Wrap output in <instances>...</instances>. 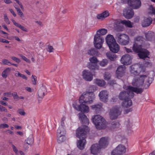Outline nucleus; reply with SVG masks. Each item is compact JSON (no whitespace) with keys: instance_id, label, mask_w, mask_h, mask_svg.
Returning <instances> with one entry per match:
<instances>
[{"instance_id":"6","label":"nucleus","mask_w":155,"mask_h":155,"mask_svg":"<svg viewBox=\"0 0 155 155\" xmlns=\"http://www.w3.org/2000/svg\"><path fill=\"white\" fill-rule=\"evenodd\" d=\"M144 40V38L142 36H137L135 37L134 38L132 49L137 50V49H138V48H140V47L143 46Z\"/></svg>"},{"instance_id":"26","label":"nucleus","mask_w":155,"mask_h":155,"mask_svg":"<svg viewBox=\"0 0 155 155\" xmlns=\"http://www.w3.org/2000/svg\"><path fill=\"white\" fill-rule=\"evenodd\" d=\"M79 118L83 124H88L89 123V120L86 115L84 114L80 113L79 114Z\"/></svg>"},{"instance_id":"10","label":"nucleus","mask_w":155,"mask_h":155,"mask_svg":"<svg viewBox=\"0 0 155 155\" xmlns=\"http://www.w3.org/2000/svg\"><path fill=\"white\" fill-rule=\"evenodd\" d=\"M104 40V39L102 37L96 34L94 38V44L95 47L98 49L101 48Z\"/></svg>"},{"instance_id":"44","label":"nucleus","mask_w":155,"mask_h":155,"mask_svg":"<svg viewBox=\"0 0 155 155\" xmlns=\"http://www.w3.org/2000/svg\"><path fill=\"white\" fill-rule=\"evenodd\" d=\"M148 13L150 14H154L155 15V9L151 5L148 9Z\"/></svg>"},{"instance_id":"7","label":"nucleus","mask_w":155,"mask_h":155,"mask_svg":"<svg viewBox=\"0 0 155 155\" xmlns=\"http://www.w3.org/2000/svg\"><path fill=\"white\" fill-rule=\"evenodd\" d=\"M96 68H92L90 71L84 70L82 72V76L83 79L86 81H91L93 79V76L95 74L94 71ZM98 69V68H97Z\"/></svg>"},{"instance_id":"34","label":"nucleus","mask_w":155,"mask_h":155,"mask_svg":"<svg viewBox=\"0 0 155 155\" xmlns=\"http://www.w3.org/2000/svg\"><path fill=\"white\" fill-rule=\"evenodd\" d=\"M114 53L110 52L106 53V55L108 58L111 61H114L117 58L116 55Z\"/></svg>"},{"instance_id":"57","label":"nucleus","mask_w":155,"mask_h":155,"mask_svg":"<svg viewBox=\"0 0 155 155\" xmlns=\"http://www.w3.org/2000/svg\"><path fill=\"white\" fill-rule=\"evenodd\" d=\"M11 58L12 60L16 62L17 63H19L21 61L20 60V59L17 58L16 57L13 56L11 57Z\"/></svg>"},{"instance_id":"55","label":"nucleus","mask_w":155,"mask_h":155,"mask_svg":"<svg viewBox=\"0 0 155 155\" xmlns=\"http://www.w3.org/2000/svg\"><path fill=\"white\" fill-rule=\"evenodd\" d=\"M19 56L23 60L26 61L27 62L29 63L30 62V60L28 59L23 55L22 54H20Z\"/></svg>"},{"instance_id":"41","label":"nucleus","mask_w":155,"mask_h":155,"mask_svg":"<svg viewBox=\"0 0 155 155\" xmlns=\"http://www.w3.org/2000/svg\"><path fill=\"white\" fill-rule=\"evenodd\" d=\"M107 32V29L102 28L99 30L97 32L96 34L99 35L101 36L103 35H105Z\"/></svg>"},{"instance_id":"50","label":"nucleus","mask_w":155,"mask_h":155,"mask_svg":"<svg viewBox=\"0 0 155 155\" xmlns=\"http://www.w3.org/2000/svg\"><path fill=\"white\" fill-rule=\"evenodd\" d=\"M17 112L21 115L25 116V113L22 109H18L17 110Z\"/></svg>"},{"instance_id":"45","label":"nucleus","mask_w":155,"mask_h":155,"mask_svg":"<svg viewBox=\"0 0 155 155\" xmlns=\"http://www.w3.org/2000/svg\"><path fill=\"white\" fill-rule=\"evenodd\" d=\"M104 77L105 80H108L110 79L111 75L110 73L106 72L105 73Z\"/></svg>"},{"instance_id":"35","label":"nucleus","mask_w":155,"mask_h":155,"mask_svg":"<svg viewBox=\"0 0 155 155\" xmlns=\"http://www.w3.org/2000/svg\"><path fill=\"white\" fill-rule=\"evenodd\" d=\"M97 54L98 51L95 48H91L87 51V54L91 56L97 55Z\"/></svg>"},{"instance_id":"32","label":"nucleus","mask_w":155,"mask_h":155,"mask_svg":"<svg viewBox=\"0 0 155 155\" xmlns=\"http://www.w3.org/2000/svg\"><path fill=\"white\" fill-rule=\"evenodd\" d=\"M125 68H117L116 71V74L117 78H119L122 77L125 72Z\"/></svg>"},{"instance_id":"51","label":"nucleus","mask_w":155,"mask_h":155,"mask_svg":"<svg viewBox=\"0 0 155 155\" xmlns=\"http://www.w3.org/2000/svg\"><path fill=\"white\" fill-rule=\"evenodd\" d=\"M153 80V79L152 78H149L148 80V84H147V86L146 87V85H145V88L146 89L148 88L150 85V84L152 82V81Z\"/></svg>"},{"instance_id":"62","label":"nucleus","mask_w":155,"mask_h":155,"mask_svg":"<svg viewBox=\"0 0 155 155\" xmlns=\"http://www.w3.org/2000/svg\"><path fill=\"white\" fill-rule=\"evenodd\" d=\"M3 95L8 97H10L12 95V94L10 92H5L3 93Z\"/></svg>"},{"instance_id":"59","label":"nucleus","mask_w":155,"mask_h":155,"mask_svg":"<svg viewBox=\"0 0 155 155\" xmlns=\"http://www.w3.org/2000/svg\"><path fill=\"white\" fill-rule=\"evenodd\" d=\"M125 124L128 128H130L132 126V124L129 120L125 122Z\"/></svg>"},{"instance_id":"14","label":"nucleus","mask_w":155,"mask_h":155,"mask_svg":"<svg viewBox=\"0 0 155 155\" xmlns=\"http://www.w3.org/2000/svg\"><path fill=\"white\" fill-rule=\"evenodd\" d=\"M47 92V88L45 86L42 85L39 89L38 92V101L41 100L44 97L45 93Z\"/></svg>"},{"instance_id":"13","label":"nucleus","mask_w":155,"mask_h":155,"mask_svg":"<svg viewBox=\"0 0 155 155\" xmlns=\"http://www.w3.org/2000/svg\"><path fill=\"white\" fill-rule=\"evenodd\" d=\"M128 3L131 7L135 9L139 8L141 5L140 0H129Z\"/></svg>"},{"instance_id":"31","label":"nucleus","mask_w":155,"mask_h":155,"mask_svg":"<svg viewBox=\"0 0 155 155\" xmlns=\"http://www.w3.org/2000/svg\"><path fill=\"white\" fill-rule=\"evenodd\" d=\"M131 98L124 100L122 103V106L124 107H128L132 105V102Z\"/></svg>"},{"instance_id":"53","label":"nucleus","mask_w":155,"mask_h":155,"mask_svg":"<svg viewBox=\"0 0 155 155\" xmlns=\"http://www.w3.org/2000/svg\"><path fill=\"white\" fill-rule=\"evenodd\" d=\"M4 21L8 24H10V22L8 19V18L6 14H4Z\"/></svg>"},{"instance_id":"30","label":"nucleus","mask_w":155,"mask_h":155,"mask_svg":"<svg viewBox=\"0 0 155 155\" xmlns=\"http://www.w3.org/2000/svg\"><path fill=\"white\" fill-rule=\"evenodd\" d=\"M109 15V14L108 12L106 11L102 13L97 15V18L99 19L103 20L108 16Z\"/></svg>"},{"instance_id":"20","label":"nucleus","mask_w":155,"mask_h":155,"mask_svg":"<svg viewBox=\"0 0 155 155\" xmlns=\"http://www.w3.org/2000/svg\"><path fill=\"white\" fill-rule=\"evenodd\" d=\"M123 24L121 23V21L115 20L114 23V29L117 31H123L124 29Z\"/></svg>"},{"instance_id":"17","label":"nucleus","mask_w":155,"mask_h":155,"mask_svg":"<svg viewBox=\"0 0 155 155\" xmlns=\"http://www.w3.org/2000/svg\"><path fill=\"white\" fill-rule=\"evenodd\" d=\"M152 22V19L151 17H145L141 21V25L143 27H147L150 25Z\"/></svg>"},{"instance_id":"1","label":"nucleus","mask_w":155,"mask_h":155,"mask_svg":"<svg viewBox=\"0 0 155 155\" xmlns=\"http://www.w3.org/2000/svg\"><path fill=\"white\" fill-rule=\"evenodd\" d=\"M124 89L126 91H124L120 92L119 95V98L120 100H125L129 98H132L134 96V92L138 94H141L143 91V89L141 88H137L132 86H123Z\"/></svg>"},{"instance_id":"4","label":"nucleus","mask_w":155,"mask_h":155,"mask_svg":"<svg viewBox=\"0 0 155 155\" xmlns=\"http://www.w3.org/2000/svg\"><path fill=\"white\" fill-rule=\"evenodd\" d=\"M89 130L88 126L86 125L81 126L76 130V136L80 139H85L86 137V134Z\"/></svg>"},{"instance_id":"61","label":"nucleus","mask_w":155,"mask_h":155,"mask_svg":"<svg viewBox=\"0 0 155 155\" xmlns=\"http://www.w3.org/2000/svg\"><path fill=\"white\" fill-rule=\"evenodd\" d=\"M12 148L13 149V150L14 151L16 154H17L18 150V149H17V148H16V147L13 144L12 145Z\"/></svg>"},{"instance_id":"28","label":"nucleus","mask_w":155,"mask_h":155,"mask_svg":"<svg viewBox=\"0 0 155 155\" xmlns=\"http://www.w3.org/2000/svg\"><path fill=\"white\" fill-rule=\"evenodd\" d=\"M78 141L77 145V147L81 150H83L84 148V146L86 143V140L85 139H80Z\"/></svg>"},{"instance_id":"60","label":"nucleus","mask_w":155,"mask_h":155,"mask_svg":"<svg viewBox=\"0 0 155 155\" xmlns=\"http://www.w3.org/2000/svg\"><path fill=\"white\" fill-rule=\"evenodd\" d=\"M2 63L4 64H11V63L7 59H4L2 60Z\"/></svg>"},{"instance_id":"9","label":"nucleus","mask_w":155,"mask_h":155,"mask_svg":"<svg viewBox=\"0 0 155 155\" xmlns=\"http://www.w3.org/2000/svg\"><path fill=\"white\" fill-rule=\"evenodd\" d=\"M121 112V109L120 107L117 106L113 107L110 113V117L111 120L116 119L118 116L120 115Z\"/></svg>"},{"instance_id":"63","label":"nucleus","mask_w":155,"mask_h":155,"mask_svg":"<svg viewBox=\"0 0 155 155\" xmlns=\"http://www.w3.org/2000/svg\"><path fill=\"white\" fill-rule=\"evenodd\" d=\"M0 41L1 42L6 43H9V41L5 39H3L1 38H0Z\"/></svg>"},{"instance_id":"11","label":"nucleus","mask_w":155,"mask_h":155,"mask_svg":"<svg viewBox=\"0 0 155 155\" xmlns=\"http://www.w3.org/2000/svg\"><path fill=\"white\" fill-rule=\"evenodd\" d=\"M126 151L125 147L122 144L119 145L111 153V155H122Z\"/></svg>"},{"instance_id":"5","label":"nucleus","mask_w":155,"mask_h":155,"mask_svg":"<svg viewBox=\"0 0 155 155\" xmlns=\"http://www.w3.org/2000/svg\"><path fill=\"white\" fill-rule=\"evenodd\" d=\"M116 38L117 41L120 44L125 45L129 43V36L124 34L118 33L116 34Z\"/></svg>"},{"instance_id":"2","label":"nucleus","mask_w":155,"mask_h":155,"mask_svg":"<svg viewBox=\"0 0 155 155\" xmlns=\"http://www.w3.org/2000/svg\"><path fill=\"white\" fill-rule=\"evenodd\" d=\"M92 120L96 128L99 130L104 128L106 126V121L104 118L99 115H94Z\"/></svg>"},{"instance_id":"39","label":"nucleus","mask_w":155,"mask_h":155,"mask_svg":"<svg viewBox=\"0 0 155 155\" xmlns=\"http://www.w3.org/2000/svg\"><path fill=\"white\" fill-rule=\"evenodd\" d=\"M121 22L122 24L129 28H132L133 27L132 23L129 20H124L121 21Z\"/></svg>"},{"instance_id":"64","label":"nucleus","mask_w":155,"mask_h":155,"mask_svg":"<svg viewBox=\"0 0 155 155\" xmlns=\"http://www.w3.org/2000/svg\"><path fill=\"white\" fill-rule=\"evenodd\" d=\"M132 110V109L131 108L126 109L124 110V113L125 114H127L128 112L131 111Z\"/></svg>"},{"instance_id":"12","label":"nucleus","mask_w":155,"mask_h":155,"mask_svg":"<svg viewBox=\"0 0 155 155\" xmlns=\"http://www.w3.org/2000/svg\"><path fill=\"white\" fill-rule=\"evenodd\" d=\"M123 15L126 18L130 19L133 17L134 13L133 9L130 7H128L124 10Z\"/></svg>"},{"instance_id":"18","label":"nucleus","mask_w":155,"mask_h":155,"mask_svg":"<svg viewBox=\"0 0 155 155\" xmlns=\"http://www.w3.org/2000/svg\"><path fill=\"white\" fill-rule=\"evenodd\" d=\"M99 96L101 101L104 102L107 101L108 98V93L107 91L105 90L101 91L100 92Z\"/></svg>"},{"instance_id":"46","label":"nucleus","mask_w":155,"mask_h":155,"mask_svg":"<svg viewBox=\"0 0 155 155\" xmlns=\"http://www.w3.org/2000/svg\"><path fill=\"white\" fill-rule=\"evenodd\" d=\"M9 68H6L2 73V76L4 78H6L7 77V75L10 70Z\"/></svg>"},{"instance_id":"8","label":"nucleus","mask_w":155,"mask_h":155,"mask_svg":"<svg viewBox=\"0 0 155 155\" xmlns=\"http://www.w3.org/2000/svg\"><path fill=\"white\" fill-rule=\"evenodd\" d=\"M144 46L140 47V48L137 50L135 49L133 50L134 52L138 53V55L140 58L144 59L148 57L150 54V52L148 50L146 49L143 48Z\"/></svg>"},{"instance_id":"54","label":"nucleus","mask_w":155,"mask_h":155,"mask_svg":"<svg viewBox=\"0 0 155 155\" xmlns=\"http://www.w3.org/2000/svg\"><path fill=\"white\" fill-rule=\"evenodd\" d=\"M12 95L13 96V98L14 100L16 101L18 100V99L19 96H18V95L17 92H14V93H12Z\"/></svg>"},{"instance_id":"22","label":"nucleus","mask_w":155,"mask_h":155,"mask_svg":"<svg viewBox=\"0 0 155 155\" xmlns=\"http://www.w3.org/2000/svg\"><path fill=\"white\" fill-rule=\"evenodd\" d=\"M108 144V140L107 137H102L99 141V145L101 148H105Z\"/></svg>"},{"instance_id":"33","label":"nucleus","mask_w":155,"mask_h":155,"mask_svg":"<svg viewBox=\"0 0 155 155\" xmlns=\"http://www.w3.org/2000/svg\"><path fill=\"white\" fill-rule=\"evenodd\" d=\"M141 69L143 72H144L145 71V68H131L130 70L131 73L135 75H137L139 74L140 71V69Z\"/></svg>"},{"instance_id":"56","label":"nucleus","mask_w":155,"mask_h":155,"mask_svg":"<svg viewBox=\"0 0 155 155\" xmlns=\"http://www.w3.org/2000/svg\"><path fill=\"white\" fill-rule=\"evenodd\" d=\"M17 27H18V28H20V29H21L22 30H23L25 32H28L27 29L26 28H25V27L22 26L20 24H19V25H18Z\"/></svg>"},{"instance_id":"19","label":"nucleus","mask_w":155,"mask_h":155,"mask_svg":"<svg viewBox=\"0 0 155 155\" xmlns=\"http://www.w3.org/2000/svg\"><path fill=\"white\" fill-rule=\"evenodd\" d=\"M90 62L88 63L87 66L88 68H91L92 67H95L97 63L98 62V61L97 58L94 57L90 58L89 59Z\"/></svg>"},{"instance_id":"16","label":"nucleus","mask_w":155,"mask_h":155,"mask_svg":"<svg viewBox=\"0 0 155 155\" xmlns=\"http://www.w3.org/2000/svg\"><path fill=\"white\" fill-rule=\"evenodd\" d=\"M120 61L122 64L124 65H128L131 63V57L129 54L123 55L121 58Z\"/></svg>"},{"instance_id":"15","label":"nucleus","mask_w":155,"mask_h":155,"mask_svg":"<svg viewBox=\"0 0 155 155\" xmlns=\"http://www.w3.org/2000/svg\"><path fill=\"white\" fill-rule=\"evenodd\" d=\"M147 77L146 75L140 76L138 79L135 81L134 83L133 82V84L138 87L142 86L143 84L144 78H146Z\"/></svg>"},{"instance_id":"40","label":"nucleus","mask_w":155,"mask_h":155,"mask_svg":"<svg viewBox=\"0 0 155 155\" xmlns=\"http://www.w3.org/2000/svg\"><path fill=\"white\" fill-rule=\"evenodd\" d=\"M65 139L64 135L58 134L57 141L59 143H61L64 142Z\"/></svg>"},{"instance_id":"58","label":"nucleus","mask_w":155,"mask_h":155,"mask_svg":"<svg viewBox=\"0 0 155 155\" xmlns=\"http://www.w3.org/2000/svg\"><path fill=\"white\" fill-rule=\"evenodd\" d=\"M8 125L6 124H2L0 125V129L8 128Z\"/></svg>"},{"instance_id":"52","label":"nucleus","mask_w":155,"mask_h":155,"mask_svg":"<svg viewBox=\"0 0 155 155\" xmlns=\"http://www.w3.org/2000/svg\"><path fill=\"white\" fill-rule=\"evenodd\" d=\"M32 82L34 85H35L37 81V77L35 76L32 75Z\"/></svg>"},{"instance_id":"48","label":"nucleus","mask_w":155,"mask_h":155,"mask_svg":"<svg viewBox=\"0 0 155 155\" xmlns=\"http://www.w3.org/2000/svg\"><path fill=\"white\" fill-rule=\"evenodd\" d=\"M46 50L47 51L49 52H53L54 49L53 47L52 46L48 45L46 48Z\"/></svg>"},{"instance_id":"49","label":"nucleus","mask_w":155,"mask_h":155,"mask_svg":"<svg viewBox=\"0 0 155 155\" xmlns=\"http://www.w3.org/2000/svg\"><path fill=\"white\" fill-rule=\"evenodd\" d=\"M73 107L76 110L79 111L80 107V105H79L77 104V102L76 101L74 102L72 104Z\"/></svg>"},{"instance_id":"29","label":"nucleus","mask_w":155,"mask_h":155,"mask_svg":"<svg viewBox=\"0 0 155 155\" xmlns=\"http://www.w3.org/2000/svg\"><path fill=\"white\" fill-rule=\"evenodd\" d=\"M79 111L83 112L85 113H87L89 111V108L88 106L83 103H80Z\"/></svg>"},{"instance_id":"23","label":"nucleus","mask_w":155,"mask_h":155,"mask_svg":"<svg viewBox=\"0 0 155 155\" xmlns=\"http://www.w3.org/2000/svg\"><path fill=\"white\" fill-rule=\"evenodd\" d=\"M106 41L109 47L116 42L113 36L111 35H108L107 36L106 38Z\"/></svg>"},{"instance_id":"21","label":"nucleus","mask_w":155,"mask_h":155,"mask_svg":"<svg viewBox=\"0 0 155 155\" xmlns=\"http://www.w3.org/2000/svg\"><path fill=\"white\" fill-rule=\"evenodd\" d=\"M145 36L147 41H153L155 40V34L152 31H149L145 33Z\"/></svg>"},{"instance_id":"43","label":"nucleus","mask_w":155,"mask_h":155,"mask_svg":"<svg viewBox=\"0 0 155 155\" xmlns=\"http://www.w3.org/2000/svg\"><path fill=\"white\" fill-rule=\"evenodd\" d=\"M120 126V124L117 122H114L112 124L111 128L112 129L115 130L119 127Z\"/></svg>"},{"instance_id":"27","label":"nucleus","mask_w":155,"mask_h":155,"mask_svg":"<svg viewBox=\"0 0 155 155\" xmlns=\"http://www.w3.org/2000/svg\"><path fill=\"white\" fill-rule=\"evenodd\" d=\"M109 48L111 52L114 53H117L120 50V47L116 42L111 45Z\"/></svg>"},{"instance_id":"47","label":"nucleus","mask_w":155,"mask_h":155,"mask_svg":"<svg viewBox=\"0 0 155 155\" xmlns=\"http://www.w3.org/2000/svg\"><path fill=\"white\" fill-rule=\"evenodd\" d=\"M15 9L17 11L20 16V17L21 18H22V17H24V15L22 13V12H21V10L20 9V8H17L15 7Z\"/></svg>"},{"instance_id":"42","label":"nucleus","mask_w":155,"mask_h":155,"mask_svg":"<svg viewBox=\"0 0 155 155\" xmlns=\"http://www.w3.org/2000/svg\"><path fill=\"white\" fill-rule=\"evenodd\" d=\"M108 63V60L104 59L99 62L100 65L101 67H105L106 65H107Z\"/></svg>"},{"instance_id":"24","label":"nucleus","mask_w":155,"mask_h":155,"mask_svg":"<svg viewBox=\"0 0 155 155\" xmlns=\"http://www.w3.org/2000/svg\"><path fill=\"white\" fill-rule=\"evenodd\" d=\"M91 107L96 113H99L102 109V103H100L92 105L91 106Z\"/></svg>"},{"instance_id":"37","label":"nucleus","mask_w":155,"mask_h":155,"mask_svg":"<svg viewBox=\"0 0 155 155\" xmlns=\"http://www.w3.org/2000/svg\"><path fill=\"white\" fill-rule=\"evenodd\" d=\"M95 82L98 86L100 87L104 86L106 84V82L104 80H101L96 79L95 80Z\"/></svg>"},{"instance_id":"25","label":"nucleus","mask_w":155,"mask_h":155,"mask_svg":"<svg viewBox=\"0 0 155 155\" xmlns=\"http://www.w3.org/2000/svg\"><path fill=\"white\" fill-rule=\"evenodd\" d=\"M101 148L98 144H94L91 147V152L93 154H96L99 153V150Z\"/></svg>"},{"instance_id":"36","label":"nucleus","mask_w":155,"mask_h":155,"mask_svg":"<svg viewBox=\"0 0 155 155\" xmlns=\"http://www.w3.org/2000/svg\"><path fill=\"white\" fill-rule=\"evenodd\" d=\"M34 141L33 135H31L27 139L25 140V141L28 144L32 145Z\"/></svg>"},{"instance_id":"38","label":"nucleus","mask_w":155,"mask_h":155,"mask_svg":"<svg viewBox=\"0 0 155 155\" xmlns=\"http://www.w3.org/2000/svg\"><path fill=\"white\" fill-rule=\"evenodd\" d=\"M57 134L64 135L65 134L66 131L64 127L60 126L57 130Z\"/></svg>"},{"instance_id":"3","label":"nucleus","mask_w":155,"mask_h":155,"mask_svg":"<svg viewBox=\"0 0 155 155\" xmlns=\"http://www.w3.org/2000/svg\"><path fill=\"white\" fill-rule=\"evenodd\" d=\"M94 97V95L93 92L84 93L80 97L79 102L80 103L91 104L93 102Z\"/></svg>"}]
</instances>
